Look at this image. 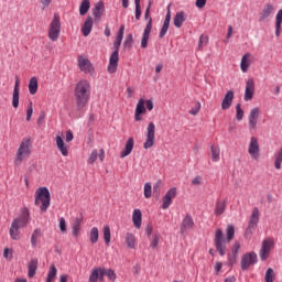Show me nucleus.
I'll use <instances>...</instances> for the list:
<instances>
[{"mask_svg": "<svg viewBox=\"0 0 282 282\" xmlns=\"http://www.w3.org/2000/svg\"><path fill=\"white\" fill-rule=\"evenodd\" d=\"M100 160V162H105V150L100 149L98 150H93L89 158H88V164H94V162H96V160Z\"/></svg>", "mask_w": 282, "mask_h": 282, "instance_id": "obj_25", "label": "nucleus"}, {"mask_svg": "<svg viewBox=\"0 0 282 282\" xmlns=\"http://www.w3.org/2000/svg\"><path fill=\"white\" fill-rule=\"evenodd\" d=\"M40 238H41V229H35L31 236L32 248H36Z\"/></svg>", "mask_w": 282, "mask_h": 282, "instance_id": "obj_39", "label": "nucleus"}, {"mask_svg": "<svg viewBox=\"0 0 282 282\" xmlns=\"http://www.w3.org/2000/svg\"><path fill=\"white\" fill-rule=\"evenodd\" d=\"M274 12V6L272 3L264 4L262 11L260 12L259 21L260 23H263L265 19H269V17Z\"/></svg>", "mask_w": 282, "mask_h": 282, "instance_id": "obj_22", "label": "nucleus"}, {"mask_svg": "<svg viewBox=\"0 0 282 282\" xmlns=\"http://www.w3.org/2000/svg\"><path fill=\"white\" fill-rule=\"evenodd\" d=\"M36 270H39V259L33 258L28 263V276H29V279H34V276H36Z\"/></svg>", "mask_w": 282, "mask_h": 282, "instance_id": "obj_23", "label": "nucleus"}, {"mask_svg": "<svg viewBox=\"0 0 282 282\" xmlns=\"http://www.w3.org/2000/svg\"><path fill=\"white\" fill-rule=\"evenodd\" d=\"M259 208L254 207L248 221V227L245 232L246 239H250L259 226Z\"/></svg>", "mask_w": 282, "mask_h": 282, "instance_id": "obj_7", "label": "nucleus"}, {"mask_svg": "<svg viewBox=\"0 0 282 282\" xmlns=\"http://www.w3.org/2000/svg\"><path fill=\"white\" fill-rule=\"evenodd\" d=\"M52 202V194L47 187H40L35 192L34 204L40 207L41 213H47L50 204Z\"/></svg>", "mask_w": 282, "mask_h": 282, "instance_id": "obj_5", "label": "nucleus"}, {"mask_svg": "<svg viewBox=\"0 0 282 282\" xmlns=\"http://www.w3.org/2000/svg\"><path fill=\"white\" fill-rule=\"evenodd\" d=\"M282 164V148L279 149L278 153L274 154V167L276 171H281Z\"/></svg>", "mask_w": 282, "mask_h": 282, "instance_id": "obj_38", "label": "nucleus"}, {"mask_svg": "<svg viewBox=\"0 0 282 282\" xmlns=\"http://www.w3.org/2000/svg\"><path fill=\"white\" fill-rule=\"evenodd\" d=\"M152 193H153V187L151 186V183H145L144 192H143L145 199H150Z\"/></svg>", "mask_w": 282, "mask_h": 282, "instance_id": "obj_48", "label": "nucleus"}, {"mask_svg": "<svg viewBox=\"0 0 282 282\" xmlns=\"http://www.w3.org/2000/svg\"><path fill=\"white\" fill-rule=\"evenodd\" d=\"M104 12H105V2L99 1L93 9V14L95 19H101Z\"/></svg>", "mask_w": 282, "mask_h": 282, "instance_id": "obj_32", "label": "nucleus"}, {"mask_svg": "<svg viewBox=\"0 0 282 282\" xmlns=\"http://www.w3.org/2000/svg\"><path fill=\"white\" fill-rule=\"evenodd\" d=\"M126 243H127L128 248L133 250L135 248V246H138V242L135 240V235H133L132 232H127L126 234Z\"/></svg>", "mask_w": 282, "mask_h": 282, "instance_id": "obj_33", "label": "nucleus"}, {"mask_svg": "<svg viewBox=\"0 0 282 282\" xmlns=\"http://www.w3.org/2000/svg\"><path fill=\"white\" fill-rule=\"evenodd\" d=\"M240 248H241V245L239 242H235L234 247L231 249L232 254L237 257V254L239 253Z\"/></svg>", "mask_w": 282, "mask_h": 282, "instance_id": "obj_56", "label": "nucleus"}, {"mask_svg": "<svg viewBox=\"0 0 282 282\" xmlns=\"http://www.w3.org/2000/svg\"><path fill=\"white\" fill-rule=\"evenodd\" d=\"M219 147L212 145V160L213 162H219Z\"/></svg>", "mask_w": 282, "mask_h": 282, "instance_id": "obj_45", "label": "nucleus"}, {"mask_svg": "<svg viewBox=\"0 0 282 282\" xmlns=\"http://www.w3.org/2000/svg\"><path fill=\"white\" fill-rule=\"evenodd\" d=\"M151 30H153V19H149L148 24L145 25V29L143 31V35L141 39V47L143 50H147V47L149 46V39L151 36Z\"/></svg>", "mask_w": 282, "mask_h": 282, "instance_id": "obj_14", "label": "nucleus"}, {"mask_svg": "<svg viewBox=\"0 0 282 282\" xmlns=\"http://www.w3.org/2000/svg\"><path fill=\"white\" fill-rule=\"evenodd\" d=\"M105 276H108V279L110 281H116L117 275L116 272L111 269H105V268H100V281L105 282Z\"/></svg>", "mask_w": 282, "mask_h": 282, "instance_id": "obj_29", "label": "nucleus"}, {"mask_svg": "<svg viewBox=\"0 0 282 282\" xmlns=\"http://www.w3.org/2000/svg\"><path fill=\"white\" fill-rule=\"evenodd\" d=\"M272 246H274V241H272L271 239H264L262 241L259 252L261 261H268V259L270 258V252H272Z\"/></svg>", "mask_w": 282, "mask_h": 282, "instance_id": "obj_10", "label": "nucleus"}, {"mask_svg": "<svg viewBox=\"0 0 282 282\" xmlns=\"http://www.w3.org/2000/svg\"><path fill=\"white\" fill-rule=\"evenodd\" d=\"M169 25H171V24L163 22V26L159 34L160 39H164V36H166V33L169 32Z\"/></svg>", "mask_w": 282, "mask_h": 282, "instance_id": "obj_52", "label": "nucleus"}, {"mask_svg": "<svg viewBox=\"0 0 282 282\" xmlns=\"http://www.w3.org/2000/svg\"><path fill=\"white\" fill-rule=\"evenodd\" d=\"M19 94L20 93H14L12 95V107L13 109H19Z\"/></svg>", "mask_w": 282, "mask_h": 282, "instance_id": "obj_53", "label": "nucleus"}, {"mask_svg": "<svg viewBox=\"0 0 282 282\" xmlns=\"http://www.w3.org/2000/svg\"><path fill=\"white\" fill-rule=\"evenodd\" d=\"M177 197V188L171 187L162 198V208L166 210L173 204V199Z\"/></svg>", "mask_w": 282, "mask_h": 282, "instance_id": "obj_12", "label": "nucleus"}, {"mask_svg": "<svg viewBox=\"0 0 282 282\" xmlns=\"http://www.w3.org/2000/svg\"><path fill=\"white\" fill-rule=\"evenodd\" d=\"M254 98V79L249 78L246 82L245 101L252 100Z\"/></svg>", "mask_w": 282, "mask_h": 282, "instance_id": "obj_18", "label": "nucleus"}, {"mask_svg": "<svg viewBox=\"0 0 282 282\" xmlns=\"http://www.w3.org/2000/svg\"><path fill=\"white\" fill-rule=\"evenodd\" d=\"M195 228V220L193 216L186 215L181 224V235H184L187 230H193Z\"/></svg>", "mask_w": 282, "mask_h": 282, "instance_id": "obj_19", "label": "nucleus"}, {"mask_svg": "<svg viewBox=\"0 0 282 282\" xmlns=\"http://www.w3.org/2000/svg\"><path fill=\"white\" fill-rule=\"evenodd\" d=\"M248 153L251 160H259L261 158V147L259 145V139L257 137L250 138Z\"/></svg>", "mask_w": 282, "mask_h": 282, "instance_id": "obj_8", "label": "nucleus"}, {"mask_svg": "<svg viewBox=\"0 0 282 282\" xmlns=\"http://www.w3.org/2000/svg\"><path fill=\"white\" fill-rule=\"evenodd\" d=\"M225 210H226V202H218L216 204L215 215L217 216L224 215Z\"/></svg>", "mask_w": 282, "mask_h": 282, "instance_id": "obj_44", "label": "nucleus"}, {"mask_svg": "<svg viewBox=\"0 0 282 282\" xmlns=\"http://www.w3.org/2000/svg\"><path fill=\"white\" fill-rule=\"evenodd\" d=\"M66 142H72V140H74V133L72 132V130H68L66 132Z\"/></svg>", "mask_w": 282, "mask_h": 282, "instance_id": "obj_62", "label": "nucleus"}, {"mask_svg": "<svg viewBox=\"0 0 282 282\" xmlns=\"http://www.w3.org/2000/svg\"><path fill=\"white\" fill-rule=\"evenodd\" d=\"M259 116H261V109L252 108L248 116L249 130L254 131L257 129V124H259Z\"/></svg>", "mask_w": 282, "mask_h": 282, "instance_id": "obj_11", "label": "nucleus"}, {"mask_svg": "<svg viewBox=\"0 0 282 282\" xmlns=\"http://www.w3.org/2000/svg\"><path fill=\"white\" fill-rule=\"evenodd\" d=\"M104 241L107 246L111 243V228L108 225L104 227Z\"/></svg>", "mask_w": 282, "mask_h": 282, "instance_id": "obj_40", "label": "nucleus"}, {"mask_svg": "<svg viewBox=\"0 0 282 282\" xmlns=\"http://www.w3.org/2000/svg\"><path fill=\"white\" fill-rule=\"evenodd\" d=\"M21 228L23 227L17 224V220H12L9 235L13 241H19V239H21Z\"/></svg>", "mask_w": 282, "mask_h": 282, "instance_id": "obj_17", "label": "nucleus"}, {"mask_svg": "<svg viewBox=\"0 0 282 282\" xmlns=\"http://www.w3.org/2000/svg\"><path fill=\"white\" fill-rule=\"evenodd\" d=\"M55 145L64 158H67V155H69V145L65 143V141L63 140V137L61 135L55 137Z\"/></svg>", "mask_w": 282, "mask_h": 282, "instance_id": "obj_16", "label": "nucleus"}, {"mask_svg": "<svg viewBox=\"0 0 282 282\" xmlns=\"http://www.w3.org/2000/svg\"><path fill=\"white\" fill-rule=\"evenodd\" d=\"M124 39V24L119 28L117 33L113 47L115 52L110 55L109 64H108V74H116L118 72V62L120 61V45H122V40Z\"/></svg>", "mask_w": 282, "mask_h": 282, "instance_id": "obj_2", "label": "nucleus"}, {"mask_svg": "<svg viewBox=\"0 0 282 282\" xmlns=\"http://www.w3.org/2000/svg\"><path fill=\"white\" fill-rule=\"evenodd\" d=\"M29 91L32 96L39 91V79L36 77H32L29 83Z\"/></svg>", "mask_w": 282, "mask_h": 282, "instance_id": "obj_35", "label": "nucleus"}, {"mask_svg": "<svg viewBox=\"0 0 282 282\" xmlns=\"http://www.w3.org/2000/svg\"><path fill=\"white\" fill-rule=\"evenodd\" d=\"M91 97V84L88 80L82 79L75 86V100L78 109H83Z\"/></svg>", "mask_w": 282, "mask_h": 282, "instance_id": "obj_1", "label": "nucleus"}, {"mask_svg": "<svg viewBox=\"0 0 282 282\" xmlns=\"http://www.w3.org/2000/svg\"><path fill=\"white\" fill-rule=\"evenodd\" d=\"M282 23V9H280L275 17V25H281Z\"/></svg>", "mask_w": 282, "mask_h": 282, "instance_id": "obj_57", "label": "nucleus"}, {"mask_svg": "<svg viewBox=\"0 0 282 282\" xmlns=\"http://www.w3.org/2000/svg\"><path fill=\"white\" fill-rule=\"evenodd\" d=\"M206 1L207 0H196L195 2L196 8H199L202 10V8L206 6Z\"/></svg>", "mask_w": 282, "mask_h": 282, "instance_id": "obj_60", "label": "nucleus"}, {"mask_svg": "<svg viewBox=\"0 0 282 282\" xmlns=\"http://www.w3.org/2000/svg\"><path fill=\"white\" fill-rule=\"evenodd\" d=\"M133 226L137 229L142 228V212L140 209H134L132 214Z\"/></svg>", "mask_w": 282, "mask_h": 282, "instance_id": "obj_31", "label": "nucleus"}, {"mask_svg": "<svg viewBox=\"0 0 282 282\" xmlns=\"http://www.w3.org/2000/svg\"><path fill=\"white\" fill-rule=\"evenodd\" d=\"M78 66L79 69L85 74H89L91 72V62H89L86 57L79 56Z\"/></svg>", "mask_w": 282, "mask_h": 282, "instance_id": "obj_26", "label": "nucleus"}, {"mask_svg": "<svg viewBox=\"0 0 282 282\" xmlns=\"http://www.w3.org/2000/svg\"><path fill=\"white\" fill-rule=\"evenodd\" d=\"M100 237V234L98 231V227H93L90 229V241L93 243H98V238Z\"/></svg>", "mask_w": 282, "mask_h": 282, "instance_id": "obj_43", "label": "nucleus"}, {"mask_svg": "<svg viewBox=\"0 0 282 282\" xmlns=\"http://www.w3.org/2000/svg\"><path fill=\"white\" fill-rule=\"evenodd\" d=\"M240 263L242 270H248L250 265H254V263H257V253L249 252L243 254Z\"/></svg>", "mask_w": 282, "mask_h": 282, "instance_id": "obj_13", "label": "nucleus"}, {"mask_svg": "<svg viewBox=\"0 0 282 282\" xmlns=\"http://www.w3.org/2000/svg\"><path fill=\"white\" fill-rule=\"evenodd\" d=\"M93 28H94V18L87 17L84 25L82 26V32L84 36H89V34H91Z\"/></svg>", "mask_w": 282, "mask_h": 282, "instance_id": "obj_28", "label": "nucleus"}, {"mask_svg": "<svg viewBox=\"0 0 282 282\" xmlns=\"http://www.w3.org/2000/svg\"><path fill=\"white\" fill-rule=\"evenodd\" d=\"M162 187V181H158L154 185H153V192L154 193H160V188Z\"/></svg>", "mask_w": 282, "mask_h": 282, "instance_id": "obj_59", "label": "nucleus"}, {"mask_svg": "<svg viewBox=\"0 0 282 282\" xmlns=\"http://www.w3.org/2000/svg\"><path fill=\"white\" fill-rule=\"evenodd\" d=\"M236 119L238 120V121H241V120H243V109H241V104H238L237 106H236Z\"/></svg>", "mask_w": 282, "mask_h": 282, "instance_id": "obj_49", "label": "nucleus"}, {"mask_svg": "<svg viewBox=\"0 0 282 282\" xmlns=\"http://www.w3.org/2000/svg\"><path fill=\"white\" fill-rule=\"evenodd\" d=\"M134 144H135V141L133 140V137H130L126 142L124 149L120 153V158H127V155H131V151H133Z\"/></svg>", "mask_w": 282, "mask_h": 282, "instance_id": "obj_27", "label": "nucleus"}, {"mask_svg": "<svg viewBox=\"0 0 282 282\" xmlns=\"http://www.w3.org/2000/svg\"><path fill=\"white\" fill-rule=\"evenodd\" d=\"M200 109H202V104L197 101L195 106L189 110L191 116H197Z\"/></svg>", "mask_w": 282, "mask_h": 282, "instance_id": "obj_50", "label": "nucleus"}, {"mask_svg": "<svg viewBox=\"0 0 282 282\" xmlns=\"http://www.w3.org/2000/svg\"><path fill=\"white\" fill-rule=\"evenodd\" d=\"M83 224V218L78 217L73 219L72 221V232H73V237H78L80 235V226Z\"/></svg>", "mask_w": 282, "mask_h": 282, "instance_id": "obj_30", "label": "nucleus"}, {"mask_svg": "<svg viewBox=\"0 0 282 282\" xmlns=\"http://www.w3.org/2000/svg\"><path fill=\"white\" fill-rule=\"evenodd\" d=\"M160 245V234H154L152 237H150V248L155 250L158 246Z\"/></svg>", "mask_w": 282, "mask_h": 282, "instance_id": "obj_42", "label": "nucleus"}, {"mask_svg": "<svg viewBox=\"0 0 282 282\" xmlns=\"http://www.w3.org/2000/svg\"><path fill=\"white\" fill-rule=\"evenodd\" d=\"M98 279L100 281V268L93 269L88 282H98Z\"/></svg>", "mask_w": 282, "mask_h": 282, "instance_id": "obj_41", "label": "nucleus"}, {"mask_svg": "<svg viewBox=\"0 0 282 282\" xmlns=\"http://www.w3.org/2000/svg\"><path fill=\"white\" fill-rule=\"evenodd\" d=\"M132 45H133V35H132V34H129V35L126 37L124 42H123V47H129V48H131Z\"/></svg>", "mask_w": 282, "mask_h": 282, "instance_id": "obj_51", "label": "nucleus"}, {"mask_svg": "<svg viewBox=\"0 0 282 282\" xmlns=\"http://www.w3.org/2000/svg\"><path fill=\"white\" fill-rule=\"evenodd\" d=\"M13 221H17L18 226L25 228L30 224V209L28 207L22 208L20 217L14 218Z\"/></svg>", "mask_w": 282, "mask_h": 282, "instance_id": "obj_15", "label": "nucleus"}, {"mask_svg": "<svg viewBox=\"0 0 282 282\" xmlns=\"http://www.w3.org/2000/svg\"><path fill=\"white\" fill-rule=\"evenodd\" d=\"M140 17H142V8L140 6H135V19L140 21Z\"/></svg>", "mask_w": 282, "mask_h": 282, "instance_id": "obj_58", "label": "nucleus"}, {"mask_svg": "<svg viewBox=\"0 0 282 282\" xmlns=\"http://www.w3.org/2000/svg\"><path fill=\"white\" fill-rule=\"evenodd\" d=\"M250 65H252V54L250 53H246L240 62V69L241 72H243V74H246V72H248V69H250Z\"/></svg>", "mask_w": 282, "mask_h": 282, "instance_id": "obj_24", "label": "nucleus"}, {"mask_svg": "<svg viewBox=\"0 0 282 282\" xmlns=\"http://www.w3.org/2000/svg\"><path fill=\"white\" fill-rule=\"evenodd\" d=\"M214 268H215V273L219 274V272H221V268H223L221 262H216Z\"/></svg>", "mask_w": 282, "mask_h": 282, "instance_id": "obj_64", "label": "nucleus"}, {"mask_svg": "<svg viewBox=\"0 0 282 282\" xmlns=\"http://www.w3.org/2000/svg\"><path fill=\"white\" fill-rule=\"evenodd\" d=\"M192 184L194 186H199L202 184V176H196L194 180H192Z\"/></svg>", "mask_w": 282, "mask_h": 282, "instance_id": "obj_61", "label": "nucleus"}, {"mask_svg": "<svg viewBox=\"0 0 282 282\" xmlns=\"http://www.w3.org/2000/svg\"><path fill=\"white\" fill-rule=\"evenodd\" d=\"M232 100H235V91L228 90L223 99L221 109L226 111L232 107Z\"/></svg>", "mask_w": 282, "mask_h": 282, "instance_id": "obj_21", "label": "nucleus"}, {"mask_svg": "<svg viewBox=\"0 0 282 282\" xmlns=\"http://www.w3.org/2000/svg\"><path fill=\"white\" fill-rule=\"evenodd\" d=\"M265 282H274V269L269 268L264 275Z\"/></svg>", "mask_w": 282, "mask_h": 282, "instance_id": "obj_46", "label": "nucleus"}, {"mask_svg": "<svg viewBox=\"0 0 282 282\" xmlns=\"http://www.w3.org/2000/svg\"><path fill=\"white\" fill-rule=\"evenodd\" d=\"M227 238H224V231L221 229H217L215 234V246L217 252H219L220 257L226 254V242L230 243L231 239H235V227L232 225L227 226L226 230Z\"/></svg>", "mask_w": 282, "mask_h": 282, "instance_id": "obj_3", "label": "nucleus"}, {"mask_svg": "<svg viewBox=\"0 0 282 282\" xmlns=\"http://www.w3.org/2000/svg\"><path fill=\"white\" fill-rule=\"evenodd\" d=\"M32 155V140L30 138H24L20 142V145L15 152L14 166H21L28 158Z\"/></svg>", "mask_w": 282, "mask_h": 282, "instance_id": "obj_4", "label": "nucleus"}, {"mask_svg": "<svg viewBox=\"0 0 282 282\" xmlns=\"http://www.w3.org/2000/svg\"><path fill=\"white\" fill-rule=\"evenodd\" d=\"M144 105H145L144 98H140L137 104V108H135V112H134L135 122L142 121V113H144L147 111V108L144 107Z\"/></svg>", "mask_w": 282, "mask_h": 282, "instance_id": "obj_20", "label": "nucleus"}, {"mask_svg": "<svg viewBox=\"0 0 282 282\" xmlns=\"http://www.w3.org/2000/svg\"><path fill=\"white\" fill-rule=\"evenodd\" d=\"M89 8H91L89 0H83L82 3L79 4V14L82 17H85V14L89 12Z\"/></svg>", "mask_w": 282, "mask_h": 282, "instance_id": "obj_37", "label": "nucleus"}, {"mask_svg": "<svg viewBox=\"0 0 282 282\" xmlns=\"http://www.w3.org/2000/svg\"><path fill=\"white\" fill-rule=\"evenodd\" d=\"M204 45H208V36L202 34L199 36L197 50H199V52H202Z\"/></svg>", "mask_w": 282, "mask_h": 282, "instance_id": "obj_47", "label": "nucleus"}, {"mask_svg": "<svg viewBox=\"0 0 282 282\" xmlns=\"http://www.w3.org/2000/svg\"><path fill=\"white\" fill-rule=\"evenodd\" d=\"M32 113H34V109L32 108V102L28 106L26 110V121L30 122L32 120Z\"/></svg>", "mask_w": 282, "mask_h": 282, "instance_id": "obj_54", "label": "nucleus"}, {"mask_svg": "<svg viewBox=\"0 0 282 282\" xmlns=\"http://www.w3.org/2000/svg\"><path fill=\"white\" fill-rule=\"evenodd\" d=\"M155 145V123L150 122L147 128L145 142L143 149L149 150Z\"/></svg>", "mask_w": 282, "mask_h": 282, "instance_id": "obj_9", "label": "nucleus"}, {"mask_svg": "<svg viewBox=\"0 0 282 282\" xmlns=\"http://www.w3.org/2000/svg\"><path fill=\"white\" fill-rule=\"evenodd\" d=\"M61 36V17L58 14H54L53 20L48 25V39L54 43L58 41Z\"/></svg>", "mask_w": 282, "mask_h": 282, "instance_id": "obj_6", "label": "nucleus"}, {"mask_svg": "<svg viewBox=\"0 0 282 282\" xmlns=\"http://www.w3.org/2000/svg\"><path fill=\"white\" fill-rule=\"evenodd\" d=\"M56 274H58V269H56V265L51 264L46 276V282H54Z\"/></svg>", "mask_w": 282, "mask_h": 282, "instance_id": "obj_34", "label": "nucleus"}, {"mask_svg": "<svg viewBox=\"0 0 282 282\" xmlns=\"http://www.w3.org/2000/svg\"><path fill=\"white\" fill-rule=\"evenodd\" d=\"M147 110L153 111V100L149 99L145 101Z\"/></svg>", "mask_w": 282, "mask_h": 282, "instance_id": "obj_63", "label": "nucleus"}, {"mask_svg": "<svg viewBox=\"0 0 282 282\" xmlns=\"http://www.w3.org/2000/svg\"><path fill=\"white\" fill-rule=\"evenodd\" d=\"M59 230L61 232H67V223L65 221V218L59 219Z\"/></svg>", "mask_w": 282, "mask_h": 282, "instance_id": "obj_55", "label": "nucleus"}, {"mask_svg": "<svg viewBox=\"0 0 282 282\" xmlns=\"http://www.w3.org/2000/svg\"><path fill=\"white\" fill-rule=\"evenodd\" d=\"M184 21H186V17L184 14V12H177L174 17V25L175 28H182V23H184Z\"/></svg>", "mask_w": 282, "mask_h": 282, "instance_id": "obj_36", "label": "nucleus"}]
</instances>
